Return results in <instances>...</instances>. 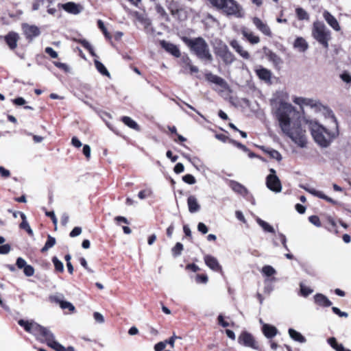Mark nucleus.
<instances>
[{
  "label": "nucleus",
  "instance_id": "obj_11",
  "mask_svg": "<svg viewBox=\"0 0 351 351\" xmlns=\"http://www.w3.org/2000/svg\"><path fill=\"white\" fill-rule=\"evenodd\" d=\"M22 29L26 38L29 40H32L40 34V29L34 25L24 23L22 25Z\"/></svg>",
  "mask_w": 351,
  "mask_h": 351
},
{
  "label": "nucleus",
  "instance_id": "obj_32",
  "mask_svg": "<svg viewBox=\"0 0 351 351\" xmlns=\"http://www.w3.org/2000/svg\"><path fill=\"white\" fill-rule=\"evenodd\" d=\"M21 217L22 219V222L20 224V228L21 229L25 230L29 235H33V231L31 229L28 222L27 221L25 215L24 213H21Z\"/></svg>",
  "mask_w": 351,
  "mask_h": 351
},
{
  "label": "nucleus",
  "instance_id": "obj_10",
  "mask_svg": "<svg viewBox=\"0 0 351 351\" xmlns=\"http://www.w3.org/2000/svg\"><path fill=\"white\" fill-rule=\"evenodd\" d=\"M215 53L222 59L223 62L226 64H232L235 60L234 56L232 54L231 51H230L227 45L225 44L220 45L216 49Z\"/></svg>",
  "mask_w": 351,
  "mask_h": 351
},
{
  "label": "nucleus",
  "instance_id": "obj_63",
  "mask_svg": "<svg viewBox=\"0 0 351 351\" xmlns=\"http://www.w3.org/2000/svg\"><path fill=\"white\" fill-rule=\"evenodd\" d=\"M184 170V167L180 162L177 163L174 167V171L176 173H180L183 172Z\"/></svg>",
  "mask_w": 351,
  "mask_h": 351
},
{
  "label": "nucleus",
  "instance_id": "obj_36",
  "mask_svg": "<svg viewBox=\"0 0 351 351\" xmlns=\"http://www.w3.org/2000/svg\"><path fill=\"white\" fill-rule=\"evenodd\" d=\"M52 262L54 265L55 269L58 272H63L64 265L56 256L52 258Z\"/></svg>",
  "mask_w": 351,
  "mask_h": 351
},
{
  "label": "nucleus",
  "instance_id": "obj_6",
  "mask_svg": "<svg viewBox=\"0 0 351 351\" xmlns=\"http://www.w3.org/2000/svg\"><path fill=\"white\" fill-rule=\"evenodd\" d=\"M312 36L324 48H328L329 41L331 40V32L323 22L316 21L313 23Z\"/></svg>",
  "mask_w": 351,
  "mask_h": 351
},
{
  "label": "nucleus",
  "instance_id": "obj_59",
  "mask_svg": "<svg viewBox=\"0 0 351 351\" xmlns=\"http://www.w3.org/2000/svg\"><path fill=\"white\" fill-rule=\"evenodd\" d=\"M177 339H180V337L176 336L175 334H173V336H171L168 340H165V342H167V344L170 345L171 348L174 347L175 341Z\"/></svg>",
  "mask_w": 351,
  "mask_h": 351
},
{
  "label": "nucleus",
  "instance_id": "obj_1",
  "mask_svg": "<svg viewBox=\"0 0 351 351\" xmlns=\"http://www.w3.org/2000/svg\"><path fill=\"white\" fill-rule=\"evenodd\" d=\"M288 101V93L284 90H280L274 93L270 103L273 109L275 110V114L282 132L299 147H304L307 142L306 130L302 128L298 121L291 120V115L294 113V110Z\"/></svg>",
  "mask_w": 351,
  "mask_h": 351
},
{
  "label": "nucleus",
  "instance_id": "obj_26",
  "mask_svg": "<svg viewBox=\"0 0 351 351\" xmlns=\"http://www.w3.org/2000/svg\"><path fill=\"white\" fill-rule=\"evenodd\" d=\"M293 47L300 52H304L308 49V44L304 38L298 37L294 41Z\"/></svg>",
  "mask_w": 351,
  "mask_h": 351
},
{
  "label": "nucleus",
  "instance_id": "obj_39",
  "mask_svg": "<svg viewBox=\"0 0 351 351\" xmlns=\"http://www.w3.org/2000/svg\"><path fill=\"white\" fill-rule=\"evenodd\" d=\"M300 292L302 295L306 297L313 293V290L310 287H306L304 284L300 283Z\"/></svg>",
  "mask_w": 351,
  "mask_h": 351
},
{
  "label": "nucleus",
  "instance_id": "obj_51",
  "mask_svg": "<svg viewBox=\"0 0 351 351\" xmlns=\"http://www.w3.org/2000/svg\"><path fill=\"white\" fill-rule=\"evenodd\" d=\"M16 265L19 269H23L27 265V262L23 258L19 257L16 259Z\"/></svg>",
  "mask_w": 351,
  "mask_h": 351
},
{
  "label": "nucleus",
  "instance_id": "obj_21",
  "mask_svg": "<svg viewBox=\"0 0 351 351\" xmlns=\"http://www.w3.org/2000/svg\"><path fill=\"white\" fill-rule=\"evenodd\" d=\"M241 32L243 36L251 43V44H257L260 41V38L258 36H255L252 32H251L247 28L243 27L241 29Z\"/></svg>",
  "mask_w": 351,
  "mask_h": 351
},
{
  "label": "nucleus",
  "instance_id": "obj_56",
  "mask_svg": "<svg viewBox=\"0 0 351 351\" xmlns=\"http://www.w3.org/2000/svg\"><path fill=\"white\" fill-rule=\"evenodd\" d=\"M197 230L204 234H206L208 231L207 226L202 222L198 223Z\"/></svg>",
  "mask_w": 351,
  "mask_h": 351
},
{
  "label": "nucleus",
  "instance_id": "obj_4",
  "mask_svg": "<svg viewBox=\"0 0 351 351\" xmlns=\"http://www.w3.org/2000/svg\"><path fill=\"white\" fill-rule=\"evenodd\" d=\"M182 40L199 59L209 62L213 60L208 45L203 38H189L184 36Z\"/></svg>",
  "mask_w": 351,
  "mask_h": 351
},
{
  "label": "nucleus",
  "instance_id": "obj_2",
  "mask_svg": "<svg viewBox=\"0 0 351 351\" xmlns=\"http://www.w3.org/2000/svg\"><path fill=\"white\" fill-rule=\"evenodd\" d=\"M332 120L335 125L332 130H328L315 121L309 122L311 135L314 141L322 147H328L339 134L337 123L334 115L332 116Z\"/></svg>",
  "mask_w": 351,
  "mask_h": 351
},
{
  "label": "nucleus",
  "instance_id": "obj_9",
  "mask_svg": "<svg viewBox=\"0 0 351 351\" xmlns=\"http://www.w3.org/2000/svg\"><path fill=\"white\" fill-rule=\"evenodd\" d=\"M238 342L244 346L250 347L254 350L261 351L252 335L246 331H243L240 334L238 337Z\"/></svg>",
  "mask_w": 351,
  "mask_h": 351
},
{
  "label": "nucleus",
  "instance_id": "obj_46",
  "mask_svg": "<svg viewBox=\"0 0 351 351\" xmlns=\"http://www.w3.org/2000/svg\"><path fill=\"white\" fill-rule=\"evenodd\" d=\"M328 343L330 346L335 349L336 351L339 349V346H343L342 344H339L337 342V340L335 337H330L328 339Z\"/></svg>",
  "mask_w": 351,
  "mask_h": 351
},
{
  "label": "nucleus",
  "instance_id": "obj_42",
  "mask_svg": "<svg viewBox=\"0 0 351 351\" xmlns=\"http://www.w3.org/2000/svg\"><path fill=\"white\" fill-rule=\"evenodd\" d=\"M182 180L189 184H194L196 182V180L191 174H186L182 177Z\"/></svg>",
  "mask_w": 351,
  "mask_h": 351
},
{
  "label": "nucleus",
  "instance_id": "obj_38",
  "mask_svg": "<svg viewBox=\"0 0 351 351\" xmlns=\"http://www.w3.org/2000/svg\"><path fill=\"white\" fill-rule=\"evenodd\" d=\"M97 25L99 28L102 31L103 34H104L105 37L110 39L111 38V36L110 33L108 32L107 29L106 28L104 22L101 20L97 21Z\"/></svg>",
  "mask_w": 351,
  "mask_h": 351
},
{
  "label": "nucleus",
  "instance_id": "obj_16",
  "mask_svg": "<svg viewBox=\"0 0 351 351\" xmlns=\"http://www.w3.org/2000/svg\"><path fill=\"white\" fill-rule=\"evenodd\" d=\"M204 261L206 265L215 271H221V267L219 265L217 259L211 255H206L204 256Z\"/></svg>",
  "mask_w": 351,
  "mask_h": 351
},
{
  "label": "nucleus",
  "instance_id": "obj_12",
  "mask_svg": "<svg viewBox=\"0 0 351 351\" xmlns=\"http://www.w3.org/2000/svg\"><path fill=\"white\" fill-rule=\"evenodd\" d=\"M300 186V188L304 189L306 191L312 194L313 195L316 196L319 198L325 199L327 202L332 203V204H337V201H335V200L332 199V198L324 195L323 193V192H322L320 191H317L314 188L308 187L307 186H304L302 184H301Z\"/></svg>",
  "mask_w": 351,
  "mask_h": 351
},
{
  "label": "nucleus",
  "instance_id": "obj_20",
  "mask_svg": "<svg viewBox=\"0 0 351 351\" xmlns=\"http://www.w3.org/2000/svg\"><path fill=\"white\" fill-rule=\"evenodd\" d=\"M262 332L267 339H272L278 334V329L272 325L263 324Z\"/></svg>",
  "mask_w": 351,
  "mask_h": 351
},
{
  "label": "nucleus",
  "instance_id": "obj_54",
  "mask_svg": "<svg viewBox=\"0 0 351 351\" xmlns=\"http://www.w3.org/2000/svg\"><path fill=\"white\" fill-rule=\"evenodd\" d=\"M167 346V342L160 341L154 346L155 351H162Z\"/></svg>",
  "mask_w": 351,
  "mask_h": 351
},
{
  "label": "nucleus",
  "instance_id": "obj_50",
  "mask_svg": "<svg viewBox=\"0 0 351 351\" xmlns=\"http://www.w3.org/2000/svg\"><path fill=\"white\" fill-rule=\"evenodd\" d=\"M341 79L345 82L346 83L350 84L351 83V75L348 72H344L340 75Z\"/></svg>",
  "mask_w": 351,
  "mask_h": 351
},
{
  "label": "nucleus",
  "instance_id": "obj_52",
  "mask_svg": "<svg viewBox=\"0 0 351 351\" xmlns=\"http://www.w3.org/2000/svg\"><path fill=\"white\" fill-rule=\"evenodd\" d=\"M332 311L334 313L339 315V317H347L348 316V314L346 312L341 311L339 308L333 306L332 308Z\"/></svg>",
  "mask_w": 351,
  "mask_h": 351
},
{
  "label": "nucleus",
  "instance_id": "obj_27",
  "mask_svg": "<svg viewBox=\"0 0 351 351\" xmlns=\"http://www.w3.org/2000/svg\"><path fill=\"white\" fill-rule=\"evenodd\" d=\"M51 300L60 304L62 309L75 310V306L69 302L62 300L59 296H51Z\"/></svg>",
  "mask_w": 351,
  "mask_h": 351
},
{
  "label": "nucleus",
  "instance_id": "obj_23",
  "mask_svg": "<svg viewBox=\"0 0 351 351\" xmlns=\"http://www.w3.org/2000/svg\"><path fill=\"white\" fill-rule=\"evenodd\" d=\"M257 76L265 82H270L271 78V72L265 68L260 67L256 69Z\"/></svg>",
  "mask_w": 351,
  "mask_h": 351
},
{
  "label": "nucleus",
  "instance_id": "obj_22",
  "mask_svg": "<svg viewBox=\"0 0 351 351\" xmlns=\"http://www.w3.org/2000/svg\"><path fill=\"white\" fill-rule=\"evenodd\" d=\"M19 34L15 32H10L5 36V40L11 49H14L17 46Z\"/></svg>",
  "mask_w": 351,
  "mask_h": 351
},
{
  "label": "nucleus",
  "instance_id": "obj_24",
  "mask_svg": "<svg viewBox=\"0 0 351 351\" xmlns=\"http://www.w3.org/2000/svg\"><path fill=\"white\" fill-rule=\"evenodd\" d=\"M189 211L191 213H197L200 210V205L194 195H190L187 199Z\"/></svg>",
  "mask_w": 351,
  "mask_h": 351
},
{
  "label": "nucleus",
  "instance_id": "obj_30",
  "mask_svg": "<svg viewBox=\"0 0 351 351\" xmlns=\"http://www.w3.org/2000/svg\"><path fill=\"white\" fill-rule=\"evenodd\" d=\"M256 221L265 232L275 233L274 227L269 224L267 222L258 217L256 218Z\"/></svg>",
  "mask_w": 351,
  "mask_h": 351
},
{
  "label": "nucleus",
  "instance_id": "obj_48",
  "mask_svg": "<svg viewBox=\"0 0 351 351\" xmlns=\"http://www.w3.org/2000/svg\"><path fill=\"white\" fill-rule=\"evenodd\" d=\"M45 215L51 219L53 223L54 224L55 227L56 228L57 223H58V219L55 215L54 212L45 210Z\"/></svg>",
  "mask_w": 351,
  "mask_h": 351
},
{
  "label": "nucleus",
  "instance_id": "obj_19",
  "mask_svg": "<svg viewBox=\"0 0 351 351\" xmlns=\"http://www.w3.org/2000/svg\"><path fill=\"white\" fill-rule=\"evenodd\" d=\"M230 46L237 52L243 58L248 60L250 58V53L245 51L239 43L233 40L230 42Z\"/></svg>",
  "mask_w": 351,
  "mask_h": 351
},
{
  "label": "nucleus",
  "instance_id": "obj_35",
  "mask_svg": "<svg viewBox=\"0 0 351 351\" xmlns=\"http://www.w3.org/2000/svg\"><path fill=\"white\" fill-rule=\"evenodd\" d=\"M94 62H95L96 69L101 74H102L103 75L108 76V77L110 76V73L106 69V66L101 62H99L97 60H95Z\"/></svg>",
  "mask_w": 351,
  "mask_h": 351
},
{
  "label": "nucleus",
  "instance_id": "obj_61",
  "mask_svg": "<svg viewBox=\"0 0 351 351\" xmlns=\"http://www.w3.org/2000/svg\"><path fill=\"white\" fill-rule=\"evenodd\" d=\"M0 175L1 177L6 178L10 176V172L9 170L5 169L3 167H0Z\"/></svg>",
  "mask_w": 351,
  "mask_h": 351
},
{
  "label": "nucleus",
  "instance_id": "obj_18",
  "mask_svg": "<svg viewBox=\"0 0 351 351\" xmlns=\"http://www.w3.org/2000/svg\"><path fill=\"white\" fill-rule=\"evenodd\" d=\"M253 23L263 34L268 36H271L269 27L266 23H264L260 19L254 17L253 19Z\"/></svg>",
  "mask_w": 351,
  "mask_h": 351
},
{
  "label": "nucleus",
  "instance_id": "obj_44",
  "mask_svg": "<svg viewBox=\"0 0 351 351\" xmlns=\"http://www.w3.org/2000/svg\"><path fill=\"white\" fill-rule=\"evenodd\" d=\"M23 272L26 276L30 277L34 275V269L32 265L27 264V265L23 268Z\"/></svg>",
  "mask_w": 351,
  "mask_h": 351
},
{
  "label": "nucleus",
  "instance_id": "obj_40",
  "mask_svg": "<svg viewBox=\"0 0 351 351\" xmlns=\"http://www.w3.org/2000/svg\"><path fill=\"white\" fill-rule=\"evenodd\" d=\"M183 250V245L181 243H177L172 249V253L175 256H178L181 254Z\"/></svg>",
  "mask_w": 351,
  "mask_h": 351
},
{
  "label": "nucleus",
  "instance_id": "obj_34",
  "mask_svg": "<svg viewBox=\"0 0 351 351\" xmlns=\"http://www.w3.org/2000/svg\"><path fill=\"white\" fill-rule=\"evenodd\" d=\"M56 243V240L54 237L51 235H48L47 240L44 245V247L41 249L42 252H47L49 249L51 248L55 245Z\"/></svg>",
  "mask_w": 351,
  "mask_h": 351
},
{
  "label": "nucleus",
  "instance_id": "obj_29",
  "mask_svg": "<svg viewBox=\"0 0 351 351\" xmlns=\"http://www.w3.org/2000/svg\"><path fill=\"white\" fill-rule=\"evenodd\" d=\"M230 187L234 191L243 195H245L247 193V189L236 181L230 182Z\"/></svg>",
  "mask_w": 351,
  "mask_h": 351
},
{
  "label": "nucleus",
  "instance_id": "obj_28",
  "mask_svg": "<svg viewBox=\"0 0 351 351\" xmlns=\"http://www.w3.org/2000/svg\"><path fill=\"white\" fill-rule=\"evenodd\" d=\"M289 337L294 340L301 343H304L306 341V338L299 332L296 331L293 328H289L288 330Z\"/></svg>",
  "mask_w": 351,
  "mask_h": 351
},
{
  "label": "nucleus",
  "instance_id": "obj_37",
  "mask_svg": "<svg viewBox=\"0 0 351 351\" xmlns=\"http://www.w3.org/2000/svg\"><path fill=\"white\" fill-rule=\"evenodd\" d=\"M262 273L266 276L269 277L274 275L276 273V271L273 267L270 265H265L262 269Z\"/></svg>",
  "mask_w": 351,
  "mask_h": 351
},
{
  "label": "nucleus",
  "instance_id": "obj_47",
  "mask_svg": "<svg viewBox=\"0 0 351 351\" xmlns=\"http://www.w3.org/2000/svg\"><path fill=\"white\" fill-rule=\"evenodd\" d=\"M54 350H56V351H75V349L73 346H69L68 348H65L60 343L56 344V346L54 348Z\"/></svg>",
  "mask_w": 351,
  "mask_h": 351
},
{
  "label": "nucleus",
  "instance_id": "obj_45",
  "mask_svg": "<svg viewBox=\"0 0 351 351\" xmlns=\"http://www.w3.org/2000/svg\"><path fill=\"white\" fill-rule=\"evenodd\" d=\"M309 221L315 226L316 227H320L322 226L319 218L316 215H312L308 217Z\"/></svg>",
  "mask_w": 351,
  "mask_h": 351
},
{
  "label": "nucleus",
  "instance_id": "obj_58",
  "mask_svg": "<svg viewBox=\"0 0 351 351\" xmlns=\"http://www.w3.org/2000/svg\"><path fill=\"white\" fill-rule=\"evenodd\" d=\"M93 317H94L95 320L98 323L102 324L104 322V316L98 312L94 313Z\"/></svg>",
  "mask_w": 351,
  "mask_h": 351
},
{
  "label": "nucleus",
  "instance_id": "obj_41",
  "mask_svg": "<svg viewBox=\"0 0 351 351\" xmlns=\"http://www.w3.org/2000/svg\"><path fill=\"white\" fill-rule=\"evenodd\" d=\"M269 60L272 61L276 65H279L282 62L281 58L274 53H271L269 55Z\"/></svg>",
  "mask_w": 351,
  "mask_h": 351
},
{
  "label": "nucleus",
  "instance_id": "obj_53",
  "mask_svg": "<svg viewBox=\"0 0 351 351\" xmlns=\"http://www.w3.org/2000/svg\"><path fill=\"white\" fill-rule=\"evenodd\" d=\"M278 237H279V239H280V241L282 245H283V247L287 251H289V248L287 245V238H286L285 235L283 234L282 233H278Z\"/></svg>",
  "mask_w": 351,
  "mask_h": 351
},
{
  "label": "nucleus",
  "instance_id": "obj_62",
  "mask_svg": "<svg viewBox=\"0 0 351 351\" xmlns=\"http://www.w3.org/2000/svg\"><path fill=\"white\" fill-rule=\"evenodd\" d=\"M83 154L87 159L90 157V147L88 145H84L83 147Z\"/></svg>",
  "mask_w": 351,
  "mask_h": 351
},
{
  "label": "nucleus",
  "instance_id": "obj_3",
  "mask_svg": "<svg viewBox=\"0 0 351 351\" xmlns=\"http://www.w3.org/2000/svg\"><path fill=\"white\" fill-rule=\"evenodd\" d=\"M18 324L23 327L27 332L35 336L38 340L41 342H45L53 349H54L56 344L58 343L55 339L54 335L47 328L42 326L33 321L28 322L23 319H20Z\"/></svg>",
  "mask_w": 351,
  "mask_h": 351
},
{
  "label": "nucleus",
  "instance_id": "obj_60",
  "mask_svg": "<svg viewBox=\"0 0 351 351\" xmlns=\"http://www.w3.org/2000/svg\"><path fill=\"white\" fill-rule=\"evenodd\" d=\"M80 264L81 265L86 269L87 270L88 272H90V273H93V271L88 267V264H87V262L86 261V259L83 257L80 258Z\"/></svg>",
  "mask_w": 351,
  "mask_h": 351
},
{
  "label": "nucleus",
  "instance_id": "obj_49",
  "mask_svg": "<svg viewBox=\"0 0 351 351\" xmlns=\"http://www.w3.org/2000/svg\"><path fill=\"white\" fill-rule=\"evenodd\" d=\"M45 51L46 53L49 55L52 58H58V53L53 50V48L47 47L45 48Z\"/></svg>",
  "mask_w": 351,
  "mask_h": 351
},
{
  "label": "nucleus",
  "instance_id": "obj_55",
  "mask_svg": "<svg viewBox=\"0 0 351 351\" xmlns=\"http://www.w3.org/2000/svg\"><path fill=\"white\" fill-rule=\"evenodd\" d=\"M10 245L9 244H5L0 245V254H6L10 251Z\"/></svg>",
  "mask_w": 351,
  "mask_h": 351
},
{
  "label": "nucleus",
  "instance_id": "obj_8",
  "mask_svg": "<svg viewBox=\"0 0 351 351\" xmlns=\"http://www.w3.org/2000/svg\"><path fill=\"white\" fill-rule=\"evenodd\" d=\"M293 101L300 106L304 108V106L315 108V110H320L322 107V104L319 101L311 98H306L302 97H295Z\"/></svg>",
  "mask_w": 351,
  "mask_h": 351
},
{
  "label": "nucleus",
  "instance_id": "obj_17",
  "mask_svg": "<svg viewBox=\"0 0 351 351\" xmlns=\"http://www.w3.org/2000/svg\"><path fill=\"white\" fill-rule=\"evenodd\" d=\"M62 8L67 12L73 14H77L80 13L83 8L80 4L74 2H68L62 5Z\"/></svg>",
  "mask_w": 351,
  "mask_h": 351
},
{
  "label": "nucleus",
  "instance_id": "obj_14",
  "mask_svg": "<svg viewBox=\"0 0 351 351\" xmlns=\"http://www.w3.org/2000/svg\"><path fill=\"white\" fill-rule=\"evenodd\" d=\"M323 17L326 23L336 32L341 30V26L336 19L328 11L324 10L323 12Z\"/></svg>",
  "mask_w": 351,
  "mask_h": 351
},
{
  "label": "nucleus",
  "instance_id": "obj_13",
  "mask_svg": "<svg viewBox=\"0 0 351 351\" xmlns=\"http://www.w3.org/2000/svg\"><path fill=\"white\" fill-rule=\"evenodd\" d=\"M206 78L208 82L219 86L224 90L229 89V85L226 82V80H224L222 77L218 75L209 73L206 75Z\"/></svg>",
  "mask_w": 351,
  "mask_h": 351
},
{
  "label": "nucleus",
  "instance_id": "obj_7",
  "mask_svg": "<svg viewBox=\"0 0 351 351\" xmlns=\"http://www.w3.org/2000/svg\"><path fill=\"white\" fill-rule=\"evenodd\" d=\"M270 173L266 178V186L271 191L280 193L282 191V184L279 178L276 176L275 169H270Z\"/></svg>",
  "mask_w": 351,
  "mask_h": 351
},
{
  "label": "nucleus",
  "instance_id": "obj_5",
  "mask_svg": "<svg viewBox=\"0 0 351 351\" xmlns=\"http://www.w3.org/2000/svg\"><path fill=\"white\" fill-rule=\"evenodd\" d=\"M215 8L221 10L228 16L242 19L245 16L243 6L235 0H208Z\"/></svg>",
  "mask_w": 351,
  "mask_h": 351
},
{
  "label": "nucleus",
  "instance_id": "obj_64",
  "mask_svg": "<svg viewBox=\"0 0 351 351\" xmlns=\"http://www.w3.org/2000/svg\"><path fill=\"white\" fill-rule=\"evenodd\" d=\"M69 215L66 213H63L61 217V223L62 226H65L69 222Z\"/></svg>",
  "mask_w": 351,
  "mask_h": 351
},
{
  "label": "nucleus",
  "instance_id": "obj_31",
  "mask_svg": "<svg viewBox=\"0 0 351 351\" xmlns=\"http://www.w3.org/2000/svg\"><path fill=\"white\" fill-rule=\"evenodd\" d=\"M121 121L124 123L125 125L128 126L129 128L134 129L136 131L140 130V128L137 123L132 119L129 117L124 116L121 118Z\"/></svg>",
  "mask_w": 351,
  "mask_h": 351
},
{
  "label": "nucleus",
  "instance_id": "obj_25",
  "mask_svg": "<svg viewBox=\"0 0 351 351\" xmlns=\"http://www.w3.org/2000/svg\"><path fill=\"white\" fill-rule=\"evenodd\" d=\"M315 302L319 306L328 307L332 305V302L329 299L322 293H317L314 296Z\"/></svg>",
  "mask_w": 351,
  "mask_h": 351
},
{
  "label": "nucleus",
  "instance_id": "obj_57",
  "mask_svg": "<svg viewBox=\"0 0 351 351\" xmlns=\"http://www.w3.org/2000/svg\"><path fill=\"white\" fill-rule=\"evenodd\" d=\"M82 233V228L80 227H75L69 234L71 237H75Z\"/></svg>",
  "mask_w": 351,
  "mask_h": 351
},
{
  "label": "nucleus",
  "instance_id": "obj_15",
  "mask_svg": "<svg viewBox=\"0 0 351 351\" xmlns=\"http://www.w3.org/2000/svg\"><path fill=\"white\" fill-rule=\"evenodd\" d=\"M160 46L165 49L168 53H171L173 56L178 58L180 56V51L179 48L173 43L167 42L165 40H161L160 42Z\"/></svg>",
  "mask_w": 351,
  "mask_h": 351
},
{
  "label": "nucleus",
  "instance_id": "obj_33",
  "mask_svg": "<svg viewBox=\"0 0 351 351\" xmlns=\"http://www.w3.org/2000/svg\"><path fill=\"white\" fill-rule=\"evenodd\" d=\"M295 14H296V16H297L298 20H300V21H303V20L308 21L309 20V14L305 10H304L302 8H297L295 9Z\"/></svg>",
  "mask_w": 351,
  "mask_h": 351
},
{
  "label": "nucleus",
  "instance_id": "obj_43",
  "mask_svg": "<svg viewBox=\"0 0 351 351\" xmlns=\"http://www.w3.org/2000/svg\"><path fill=\"white\" fill-rule=\"evenodd\" d=\"M267 153L272 158L276 159L278 161L282 160L281 154L275 149H270L267 151Z\"/></svg>",
  "mask_w": 351,
  "mask_h": 351
}]
</instances>
